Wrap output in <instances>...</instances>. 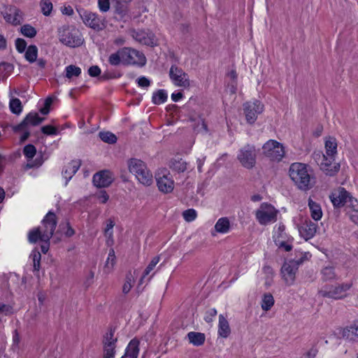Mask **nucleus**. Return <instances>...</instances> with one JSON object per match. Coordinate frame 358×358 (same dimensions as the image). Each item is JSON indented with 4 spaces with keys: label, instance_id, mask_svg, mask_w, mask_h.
<instances>
[{
    "label": "nucleus",
    "instance_id": "1",
    "mask_svg": "<svg viewBox=\"0 0 358 358\" xmlns=\"http://www.w3.org/2000/svg\"><path fill=\"white\" fill-rule=\"evenodd\" d=\"M108 62L113 66L122 64L143 66L146 63V58L142 52L131 48L124 47L111 54Z\"/></svg>",
    "mask_w": 358,
    "mask_h": 358
},
{
    "label": "nucleus",
    "instance_id": "2",
    "mask_svg": "<svg viewBox=\"0 0 358 358\" xmlns=\"http://www.w3.org/2000/svg\"><path fill=\"white\" fill-rule=\"evenodd\" d=\"M289 172L291 179L300 190L308 191L315 185V178L309 173L306 164L292 163Z\"/></svg>",
    "mask_w": 358,
    "mask_h": 358
},
{
    "label": "nucleus",
    "instance_id": "3",
    "mask_svg": "<svg viewBox=\"0 0 358 358\" xmlns=\"http://www.w3.org/2000/svg\"><path fill=\"white\" fill-rule=\"evenodd\" d=\"M127 164L129 171L136 176L141 183L147 186L152 184V174L144 162L138 158H130Z\"/></svg>",
    "mask_w": 358,
    "mask_h": 358
},
{
    "label": "nucleus",
    "instance_id": "4",
    "mask_svg": "<svg viewBox=\"0 0 358 358\" xmlns=\"http://www.w3.org/2000/svg\"><path fill=\"white\" fill-rule=\"evenodd\" d=\"M278 210L268 203H262L255 212L256 219L262 225H266L277 220Z\"/></svg>",
    "mask_w": 358,
    "mask_h": 358
},
{
    "label": "nucleus",
    "instance_id": "5",
    "mask_svg": "<svg viewBox=\"0 0 358 358\" xmlns=\"http://www.w3.org/2000/svg\"><path fill=\"white\" fill-rule=\"evenodd\" d=\"M352 285V283H342L335 286L326 285L324 286L318 293L322 297L341 299L345 296L344 293L349 290Z\"/></svg>",
    "mask_w": 358,
    "mask_h": 358
},
{
    "label": "nucleus",
    "instance_id": "6",
    "mask_svg": "<svg viewBox=\"0 0 358 358\" xmlns=\"http://www.w3.org/2000/svg\"><path fill=\"white\" fill-rule=\"evenodd\" d=\"M170 173L166 169H159L155 173V179L159 190L169 193L173 189V180L169 177Z\"/></svg>",
    "mask_w": 358,
    "mask_h": 358
},
{
    "label": "nucleus",
    "instance_id": "7",
    "mask_svg": "<svg viewBox=\"0 0 358 358\" xmlns=\"http://www.w3.org/2000/svg\"><path fill=\"white\" fill-rule=\"evenodd\" d=\"M115 329L110 327L109 331L103 336L102 341L103 357L114 358L115 354L117 338L114 337Z\"/></svg>",
    "mask_w": 358,
    "mask_h": 358
},
{
    "label": "nucleus",
    "instance_id": "8",
    "mask_svg": "<svg viewBox=\"0 0 358 358\" xmlns=\"http://www.w3.org/2000/svg\"><path fill=\"white\" fill-rule=\"evenodd\" d=\"M264 105L259 101L246 102L243 104V111L248 123L253 124L257 115L262 113Z\"/></svg>",
    "mask_w": 358,
    "mask_h": 358
},
{
    "label": "nucleus",
    "instance_id": "9",
    "mask_svg": "<svg viewBox=\"0 0 358 358\" xmlns=\"http://www.w3.org/2000/svg\"><path fill=\"white\" fill-rule=\"evenodd\" d=\"M57 219L55 214L49 211L42 220V224L43 226L42 241H50L52 236L55 228L57 227Z\"/></svg>",
    "mask_w": 358,
    "mask_h": 358
},
{
    "label": "nucleus",
    "instance_id": "10",
    "mask_svg": "<svg viewBox=\"0 0 358 358\" xmlns=\"http://www.w3.org/2000/svg\"><path fill=\"white\" fill-rule=\"evenodd\" d=\"M115 180V176L110 170L104 169L96 172L92 178L94 186L99 188L109 187Z\"/></svg>",
    "mask_w": 358,
    "mask_h": 358
},
{
    "label": "nucleus",
    "instance_id": "11",
    "mask_svg": "<svg viewBox=\"0 0 358 358\" xmlns=\"http://www.w3.org/2000/svg\"><path fill=\"white\" fill-rule=\"evenodd\" d=\"M169 76L175 85L187 87L189 86L188 75L180 68L172 65L169 71Z\"/></svg>",
    "mask_w": 358,
    "mask_h": 358
},
{
    "label": "nucleus",
    "instance_id": "12",
    "mask_svg": "<svg viewBox=\"0 0 358 358\" xmlns=\"http://www.w3.org/2000/svg\"><path fill=\"white\" fill-rule=\"evenodd\" d=\"M263 154L266 157H285L283 145L275 140H268L262 146Z\"/></svg>",
    "mask_w": 358,
    "mask_h": 358
},
{
    "label": "nucleus",
    "instance_id": "13",
    "mask_svg": "<svg viewBox=\"0 0 358 358\" xmlns=\"http://www.w3.org/2000/svg\"><path fill=\"white\" fill-rule=\"evenodd\" d=\"M131 36L135 41L143 45L150 46H154L156 45L155 35L150 31L133 29L131 31Z\"/></svg>",
    "mask_w": 358,
    "mask_h": 358
},
{
    "label": "nucleus",
    "instance_id": "14",
    "mask_svg": "<svg viewBox=\"0 0 358 358\" xmlns=\"http://www.w3.org/2000/svg\"><path fill=\"white\" fill-rule=\"evenodd\" d=\"M43 120L44 118L39 117L37 113H29L20 124L13 127V130L15 132H20L28 128L29 126H37Z\"/></svg>",
    "mask_w": 358,
    "mask_h": 358
},
{
    "label": "nucleus",
    "instance_id": "15",
    "mask_svg": "<svg viewBox=\"0 0 358 358\" xmlns=\"http://www.w3.org/2000/svg\"><path fill=\"white\" fill-rule=\"evenodd\" d=\"M317 163L320 164V169L326 175L333 176L340 169V162H336V158H318Z\"/></svg>",
    "mask_w": 358,
    "mask_h": 358
},
{
    "label": "nucleus",
    "instance_id": "16",
    "mask_svg": "<svg viewBox=\"0 0 358 358\" xmlns=\"http://www.w3.org/2000/svg\"><path fill=\"white\" fill-rule=\"evenodd\" d=\"M59 38L60 42L70 47L79 46L82 43L81 39L73 36L67 27L59 29Z\"/></svg>",
    "mask_w": 358,
    "mask_h": 358
},
{
    "label": "nucleus",
    "instance_id": "17",
    "mask_svg": "<svg viewBox=\"0 0 358 358\" xmlns=\"http://www.w3.org/2000/svg\"><path fill=\"white\" fill-rule=\"evenodd\" d=\"M350 194V193L344 187H340L337 189L334 190L329 197L334 207L341 208L345 206Z\"/></svg>",
    "mask_w": 358,
    "mask_h": 358
},
{
    "label": "nucleus",
    "instance_id": "18",
    "mask_svg": "<svg viewBox=\"0 0 358 358\" xmlns=\"http://www.w3.org/2000/svg\"><path fill=\"white\" fill-rule=\"evenodd\" d=\"M296 266L292 263L285 262L281 267V275L287 285H292L294 284L296 278V273L297 272Z\"/></svg>",
    "mask_w": 358,
    "mask_h": 358
},
{
    "label": "nucleus",
    "instance_id": "19",
    "mask_svg": "<svg viewBox=\"0 0 358 358\" xmlns=\"http://www.w3.org/2000/svg\"><path fill=\"white\" fill-rule=\"evenodd\" d=\"M317 225L316 223L312 222L310 220H306L299 227V231L301 237L306 241H308L313 238L317 231Z\"/></svg>",
    "mask_w": 358,
    "mask_h": 358
},
{
    "label": "nucleus",
    "instance_id": "20",
    "mask_svg": "<svg viewBox=\"0 0 358 358\" xmlns=\"http://www.w3.org/2000/svg\"><path fill=\"white\" fill-rule=\"evenodd\" d=\"M341 335L343 338L350 341H354L356 338H358V320L354 321L350 326L343 329Z\"/></svg>",
    "mask_w": 358,
    "mask_h": 358
},
{
    "label": "nucleus",
    "instance_id": "21",
    "mask_svg": "<svg viewBox=\"0 0 358 358\" xmlns=\"http://www.w3.org/2000/svg\"><path fill=\"white\" fill-rule=\"evenodd\" d=\"M139 344L140 342L137 338L131 340L122 358H137L139 353Z\"/></svg>",
    "mask_w": 358,
    "mask_h": 358
},
{
    "label": "nucleus",
    "instance_id": "22",
    "mask_svg": "<svg viewBox=\"0 0 358 358\" xmlns=\"http://www.w3.org/2000/svg\"><path fill=\"white\" fill-rule=\"evenodd\" d=\"M83 21L85 24L92 29H100L102 24L101 19L96 13H89L84 15Z\"/></svg>",
    "mask_w": 358,
    "mask_h": 358
},
{
    "label": "nucleus",
    "instance_id": "23",
    "mask_svg": "<svg viewBox=\"0 0 358 358\" xmlns=\"http://www.w3.org/2000/svg\"><path fill=\"white\" fill-rule=\"evenodd\" d=\"M80 166V161H72L70 166L68 164L65 166L62 170V175L66 178V185L69 180L71 178L72 175L75 174Z\"/></svg>",
    "mask_w": 358,
    "mask_h": 358
},
{
    "label": "nucleus",
    "instance_id": "24",
    "mask_svg": "<svg viewBox=\"0 0 358 358\" xmlns=\"http://www.w3.org/2000/svg\"><path fill=\"white\" fill-rule=\"evenodd\" d=\"M231 334V329L227 319L222 315H219L218 334L222 338H227Z\"/></svg>",
    "mask_w": 358,
    "mask_h": 358
},
{
    "label": "nucleus",
    "instance_id": "25",
    "mask_svg": "<svg viewBox=\"0 0 358 358\" xmlns=\"http://www.w3.org/2000/svg\"><path fill=\"white\" fill-rule=\"evenodd\" d=\"M187 338L189 342L194 346H201L206 341L205 334L201 332L190 331L187 334Z\"/></svg>",
    "mask_w": 358,
    "mask_h": 358
},
{
    "label": "nucleus",
    "instance_id": "26",
    "mask_svg": "<svg viewBox=\"0 0 358 358\" xmlns=\"http://www.w3.org/2000/svg\"><path fill=\"white\" fill-rule=\"evenodd\" d=\"M308 206L312 218L315 221L320 220L322 216V211L320 206L317 203L313 201L311 199H309Z\"/></svg>",
    "mask_w": 358,
    "mask_h": 358
},
{
    "label": "nucleus",
    "instance_id": "27",
    "mask_svg": "<svg viewBox=\"0 0 358 358\" xmlns=\"http://www.w3.org/2000/svg\"><path fill=\"white\" fill-rule=\"evenodd\" d=\"M322 279L324 281H331L337 280L338 277L335 273L334 266H327L321 270Z\"/></svg>",
    "mask_w": 358,
    "mask_h": 358
},
{
    "label": "nucleus",
    "instance_id": "28",
    "mask_svg": "<svg viewBox=\"0 0 358 358\" xmlns=\"http://www.w3.org/2000/svg\"><path fill=\"white\" fill-rule=\"evenodd\" d=\"M229 229L230 222L227 217L220 218L215 225V229L218 233L225 234L229 231Z\"/></svg>",
    "mask_w": 358,
    "mask_h": 358
},
{
    "label": "nucleus",
    "instance_id": "29",
    "mask_svg": "<svg viewBox=\"0 0 358 358\" xmlns=\"http://www.w3.org/2000/svg\"><path fill=\"white\" fill-rule=\"evenodd\" d=\"M326 153L328 156H334L337 152V142L335 138L329 137L325 141Z\"/></svg>",
    "mask_w": 358,
    "mask_h": 358
},
{
    "label": "nucleus",
    "instance_id": "30",
    "mask_svg": "<svg viewBox=\"0 0 358 358\" xmlns=\"http://www.w3.org/2000/svg\"><path fill=\"white\" fill-rule=\"evenodd\" d=\"M274 299L271 293H265L263 295V298L261 303V307L264 311H268L274 305Z\"/></svg>",
    "mask_w": 358,
    "mask_h": 358
},
{
    "label": "nucleus",
    "instance_id": "31",
    "mask_svg": "<svg viewBox=\"0 0 358 358\" xmlns=\"http://www.w3.org/2000/svg\"><path fill=\"white\" fill-rule=\"evenodd\" d=\"M115 255L113 249L109 250L108 257L104 266L103 271L106 273H109L113 268L115 264Z\"/></svg>",
    "mask_w": 358,
    "mask_h": 358
},
{
    "label": "nucleus",
    "instance_id": "32",
    "mask_svg": "<svg viewBox=\"0 0 358 358\" xmlns=\"http://www.w3.org/2000/svg\"><path fill=\"white\" fill-rule=\"evenodd\" d=\"M9 108L10 111L15 115H20L22 111V104L21 101L15 97H12L9 102Z\"/></svg>",
    "mask_w": 358,
    "mask_h": 358
},
{
    "label": "nucleus",
    "instance_id": "33",
    "mask_svg": "<svg viewBox=\"0 0 358 358\" xmlns=\"http://www.w3.org/2000/svg\"><path fill=\"white\" fill-rule=\"evenodd\" d=\"M38 55V48L35 45H29L25 52V59L30 63L36 61Z\"/></svg>",
    "mask_w": 358,
    "mask_h": 358
},
{
    "label": "nucleus",
    "instance_id": "34",
    "mask_svg": "<svg viewBox=\"0 0 358 358\" xmlns=\"http://www.w3.org/2000/svg\"><path fill=\"white\" fill-rule=\"evenodd\" d=\"M99 136L102 141L108 144H114L117 140V136L108 131H100L99 133Z\"/></svg>",
    "mask_w": 358,
    "mask_h": 358
},
{
    "label": "nucleus",
    "instance_id": "35",
    "mask_svg": "<svg viewBox=\"0 0 358 358\" xmlns=\"http://www.w3.org/2000/svg\"><path fill=\"white\" fill-rule=\"evenodd\" d=\"M43 231L40 227L34 228L28 234V240L31 243H36L38 240L42 241Z\"/></svg>",
    "mask_w": 358,
    "mask_h": 358
},
{
    "label": "nucleus",
    "instance_id": "36",
    "mask_svg": "<svg viewBox=\"0 0 358 358\" xmlns=\"http://www.w3.org/2000/svg\"><path fill=\"white\" fill-rule=\"evenodd\" d=\"M167 99V94L164 90H159L152 95V102L155 104H161Z\"/></svg>",
    "mask_w": 358,
    "mask_h": 358
},
{
    "label": "nucleus",
    "instance_id": "37",
    "mask_svg": "<svg viewBox=\"0 0 358 358\" xmlns=\"http://www.w3.org/2000/svg\"><path fill=\"white\" fill-rule=\"evenodd\" d=\"M187 162L179 158L178 160H173L170 162V166L173 170L180 172H184L187 169Z\"/></svg>",
    "mask_w": 358,
    "mask_h": 358
},
{
    "label": "nucleus",
    "instance_id": "38",
    "mask_svg": "<svg viewBox=\"0 0 358 358\" xmlns=\"http://www.w3.org/2000/svg\"><path fill=\"white\" fill-rule=\"evenodd\" d=\"M66 77L69 79H71L73 77H78L81 73V69L80 67L75 65H69L66 67Z\"/></svg>",
    "mask_w": 358,
    "mask_h": 358
},
{
    "label": "nucleus",
    "instance_id": "39",
    "mask_svg": "<svg viewBox=\"0 0 358 358\" xmlns=\"http://www.w3.org/2000/svg\"><path fill=\"white\" fill-rule=\"evenodd\" d=\"M159 262V257L157 256L152 258L148 266L145 268L142 277L140 279L139 282L142 283L144 278L154 269L156 265Z\"/></svg>",
    "mask_w": 358,
    "mask_h": 358
},
{
    "label": "nucleus",
    "instance_id": "40",
    "mask_svg": "<svg viewBox=\"0 0 358 358\" xmlns=\"http://www.w3.org/2000/svg\"><path fill=\"white\" fill-rule=\"evenodd\" d=\"M13 69L14 66L10 63L5 62L0 63V74L3 76V78H6Z\"/></svg>",
    "mask_w": 358,
    "mask_h": 358
},
{
    "label": "nucleus",
    "instance_id": "41",
    "mask_svg": "<svg viewBox=\"0 0 358 358\" xmlns=\"http://www.w3.org/2000/svg\"><path fill=\"white\" fill-rule=\"evenodd\" d=\"M20 280V276L15 273H10L8 275V282L6 283V288L11 290L15 288V285H17Z\"/></svg>",
    "mask_w": 358,
    "mask_h": 358
},
{
    "label": "nucleus",
    "instance_id": "42",
    "mask_svg": "<svg viewBox=\"0 0 358 358\" xmlns=\"http://www.w3.org/2000/svg\"><path fill=\"white\" fill-rule=\"evenodd\" d=\"M30 257L33 260L34 271L38 272L40 270V266H41V253L38 251H37L36 250H34L31 253Z\"/></svg>",
    "mask_w": 358,
    "mask_h": 358
},
{
    "label": "nucleus",
    "instance_id": "43",
    "mask_svg": "<svg viewBox=\"0 0 358 358\" xmlns=\"http://www.w3.org/2000/svg\"><path fill=\"white\" fill-rule=\"evenodd\" d=\"M40 7L42 13L45 16H49L52 10V3L50 0H41L40 1Z\"/></svg>",
    "mask_w": 358,
    "mask_h": 358
},
{
    "label": "nucleus",
    "instance_id": "44",
    "mask_svg": "<svg viewBox=\"0 0 358 358\" xmlns=\"http://www.w3.org/2000/svg\"><path fill=\"white\" fill-rule=\"evenodd\" d=\"M242 157H255L257 155L255 147L253 145L247 144L241 149Z\"/></svg>",
    "mask_w": 358,
    "mask_h": 358
},
{
    "label": "nucleus",
    "instance_id": "45",
    "mask_svg": "<svg viewBox=\"0 0 358 358\" xmlns=\"http://www.w3.org/2000/svg\"><path fill=\"white\" fill-rule=\"evenodd\" d=\"M43 163V158H28L27 163L24 166V170L32 168H38Z\"/></svg>",
    "mask_w": 358,
    "mask_h": 358
},
{
    "label": "nucleus",
    "instance_id": "46",
    "mask_svg": "<svg viewBox=\"0 0 358 358\" xmlns=\"http://www.w3.org/2000/svg\"><path fill=\"white\" fill-rule=\"evenodd\" d=\"M21 33L26 37L34 38L36 35L37 31L30 24H24L21 27Z\"/></svg>",
    "mask_w": 358,
    "mask_h": 358
},
{
    "label": "nucleus",
    "instance_id": "47",
    "mask_svg": "<svg viewBox=\"0 0 358 358\" xmlns=\"http://www.w3.org/2000/svg\"><path fill=\"white\" fill-rule=\"evenodd\" d=\"M196 210L193 208L187 209L182 213V216L187 222L194 220L196 217Z\"/></svg>",
    "mask_w": 358,
    "mask_h": 358
},
{
    "label": "nucleus",
    "instance_id": "48",
    "mask_svg": "<svg viewBox=\"0 0 358 358\" xmlns=\"http://www.w3.org/2000/svg\"><path fill=\"white\" fill-rule=\"evenodd\" d=\"M344 206H346V208L352 209V210H356L357 211L358 209V201L357 199L352 196L351 194H350L349 198L347 199V202L345 204Z\"/></svg>",
    "mask_w": 358,
    "mask_h": 358
},
{
    "label": "nucleus",
    "instance_id": "49",
    "mask_svg": "<svg viewBox=\"0 0 358 358\" xmlns=\"http://www.w3.org/2000/svg\"><path fill=\"white\" fill-rule=\"evenodd\" d=\"M36 153V149L32 144H28L23 149V154L25 157H34Z\"/></svg>",
    "mask_w": 358,
    "mask_h": 358
},
{
    "label": "nucleus",
    "instance_id": "50",
    "mask_svg": "<svg viewBox=\"0 0 358 358\" xmlns=\"http://www.w3.org/2000/svg\"><path fill=\"white\" fill-rule=\"evenodd\" d=\"M240 163L247 169L252 168L255 164V158H238Z\"/></svg>",
    "mask_w": 358,
    "mask_h": 358
},
{
    "label": "nucleus",
    "instance_id": "51",
    "mask_svg": "<svg viewBox=\"0 0 358 358\" xmlns=\"http://www.w3.org/2000/svg\"><path fill=\"white\" fill-rule=\"evenodd\" d=\"M275 242L279 248H283L287 252H289L292 249V245L291 244L287 241L280 240L279 237L275 239Z\"/></svg>",
    "mask_w": 358,
    "mask_h": 358
},
{
    "label": "nucleus",
    "instance_id": "52",
    "mask_svg": "<svg viewBox=\"0 0 358 358\" xmlns=\"http://www.w3.org/2000/svg\"><path fill=\"white\" fill-rule=\"evenodd\" d=\"M306 259H307L306 254L300 253V257L290 259V260H289V262L292 263V265L296 266V268H297V269H298L299 266L301 264H303V262Z\"/></svg>",
    "mask_w": 358,
    "mask_h": 358
},
{
    "label": "nucleus",
    "instance_id": "53",
    "mask_svg": "<svg viewBox=\"0 0 358 358\" xmlns=\"http://www.w3.org/2000/svg\"><path fill=\"white\" fill-rule=\"evenodd\" d=\"M53 99L52 97H48L45 100L44 106L40 109V112L43 115H48L50 112V106L52 103Z\"/></svg>",
    "mask_w": 358,
    "mask_h": 358
},
{
    "label": "nucleus",
    "instance_id": "54",
    "mask_svg": "<svg viewBox=\"0 0 358 358\" xmlns=\"http://www.w3.org/2000/svg\"><path fill=\"white\" fill-rule=\"evenodd\" d=\"M15 46L17 50L22 53L26 50L27 42L22 38H18L15 40Z\"/></svg>",
    "mask_w": 358,
    "mask_h": 358
},
{
    "label": "nucleus",
    "instance_id": "55",
    "mask_svg": "<svg viewBox=\"0 0 358 358\" xmlns=\"http://www.w3.org/2000/svg\"><path fill=\"white\" fill-rule=\"evenodd\" d=\"M41 131L47 135H54L57 134V129L51 125H45L41 127Z\"/></svg>",
    "mask_w": 358,
    "mask_h": 358
},
{
    "label": "nucleus",
    "instance_id": "56",
    "mask_svg": "<svg viewBox=\"0 0 358 358\" xmlns=\"http://www.w3.org/2000/svg\"><path fill=\"white\" fill-rule=\"evenodd\" d=\"M217 315V310L215 308H211L206 311L204 320L206 322H211L213 317Z\"/></svg>",
    "mask_w": 358,
    "mask_h": 358
},
{
    "label": "nucleus",
    "instance_id": "57",
    "mask_svg": "<svg viewBox=\"0 0 358 358\" xmlns=\"http://www.w3.org/2000/svg\"><path fill=\"white\" fill-rule=\"evenodd\" d=\"M99 8L101 12H107L110 8L109 0H98Z\"/></svg>",
    "mask_w": 358,
    "mask_h": 358
},
{
    "label": "nucleus",
    "instance_id": "58",
    "mask_svg": "<svg viewBox=\"0 0 358 358\" xmlns=\"http://www.w3.org/2000/svg\"><path fill=\"white\" fill-rule=\"evenodd\" d=\"M88 73L91 77H96L101 74V69L96 65L92 66L88 69Z\"/></svg>",
    "mask_w": 358,
    "mask_h": 358
},
{
    "label": "nucleus",
    "instance_id": "59",
    "mask_svg": "<svg viewBox=\"0 0 358 358\" xmlns=\"http://www.w3.org/2000/svg\"><path fill=\"white\" fill-rule=\"evenodd\" d=\"M0 313H3L6 315L13 314V307L10 305L1 304L0 305Z\"/></svg>",
    "mask_w": 358,
    "mask_h": 358
},
{
    "label": "nucleus",
    "instance_id": "60",
    "mask_svg": "<svg viewBox=\"0 0 358 358\" xmlns=\"http://www.w3.org/2000/svg\"><path fill=\"white\" fill-rule=\"evenodd\" d=\"M97 198L101 203H106L109 199V195L106 190H101L97 194Z\"/></svg>",
    "mask_w": 358,
    "mask_h": 358
},
{
    "label": "nucleus",
    "instance_id": "61",
    "mask_svg": "<svg viewBox=\"0 0 358 358\" xmlns=\"http://www.w3.org/2000/svg\"><path fill=\"white\" fill-rule=\"evenodd\" d=\"M114 226H115V222L110 219L108 220L106 227L104 230V233L106 236H109V237L112 236L113 232H112L111 229L113 228Z\"/></svg>",
    "mask_w": 358,
    "mask_h": 358
},
{
    "label": "nucleus",
    "instance_id": "62",
    "mask_svg": "<svg viewBox=\"0 0 358 358\" xmlns=\"http://www.w3.org/2000/svg\"><path fill=\"white\" fill-rule=\"evenodd\" d=\"M13 13H10L8 11V13H6L4 15V19L8 22H11L13 24H18L20 23V17H13Z\"/></svg>",
    "mask_w": 358,
    "mask_h": 358
},
{
    "label": "nucleus",
    "instance_id": "63",
    "mask_svg": "<svg viewBox=\"0 0 358 358\" xmlns=\"http://www.w3.org/2000/svg\"><path fill=\"white\" fill-rule=\"evenodd\" d=\"M317 352V349L313 347L307 352L304 353L301 358H315Z\"/></svg>",
    "mask_w": 358,
    "mask_h": 358
},
{
    "label": "nucleus",
    "instance_id": "64",
    "mask_svg": "<svg viewBox=\"0 0 358 358\" xmlns=\"http://www.w3.org/2000/svg\"><path fill=\"white\" fill-rule=\"evenodd\" d=\"M138 85L142 87H148L150 85V81L145 77L142 76L137 79Z\"/></svg>",
    "mask_w": 358,
    "mask_h": 358
}]
</instances>
